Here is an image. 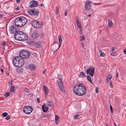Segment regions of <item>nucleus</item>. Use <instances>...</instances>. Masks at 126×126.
<instances>
[{
	"label": "nucleus",
	"mask_w": 126,
	"mask_h": 126,
	"mask_svg": "<svg viewBox=\"0 0 126 126\" xmlns=\"http://www.w3.org/2000/svg\"><path fill=\"white\" fill-rule=\"evenodd\" d=\"M8 113L7 112H5L3 113L2 114V116L3 117H5L7 116Z\"/></svg>",
	"instance_id": "f704fd0d"
},
{
	"label": "nucleus",
	"mask_w": 126,
	"mask_h": 126,
	"mask_svg": "<svg viewBox=\"0 0 126 126\" xmlns=\"http://www.w3.org/2000/svg\"><path fill=\"white\" fill-rule=\"evenodd\" d=\"M94 71L95 69L94 67H89L87 70V74L90 75L91 76H93L94 74Z\"/></svg>",
	"instance_id": "6e6552de"
},
{
	"label": "nucleus",
	"mask_w": 126,
	"mask_h": 126,
	"mask_svg": "<svg viewBox=\"0 0 126 126\" xmlns=\"http://www.w3.org/2000/svg\"><path fill=\"white\" fill-rule=\"evenodd\" d=\"M18 31V30H17V29H16V30H13V32H11V33H14L15 34V33H16V32H17Z\"/></svg>",
	"instance_id": "79ce46f5"
},
{
	"label": "nucleus",
	"mask_w": 126,
	"mask_h": 126,
	"mask_svg": "<svg viewBox=\"0 0 126 126\" xmlns=\"http://www.w3.org/2000/svg\"><path fill=\"white\" fill-rule=\"evenodd\" d=\"M43 90L45 93L46 96L48 94L49 90L47 87H43Z\"/></svg>",
	"instance_id": "6ab92c4d"
},
{
	"label": "nucleus",
	"mask_w": 126,
	"mask_h": 126,
	"mask_svg": "<svg viewBox=\"0 0 126 126\" xmlns=\"http://www.w3.org/2000/svg\"><path fill=\"white\" fill-rule=\"evenodd\" d=\"M40 42H36V43L35 44V47L37 48H39V47L40 45Z\"/></svg>",
	"instance_id": "a878e982"
},
{
	"label": "nucleus",
	"mask_w": 126,
	"mask_h": 126,
	"mask_svg": "<svg viewBox=\"0 0 126 126\" xmlns=\"http://www.w3.org/2000/svg\"><path fill=\"white\" fill-rule=\"evenodd\" d=\"M74 87H85V86L83 83H81L79 84L78 83Z\"/></svg>",
	"instance_id": "5701e85b"
},
{
	"label": "nucleus",
	"mask_w": 126,
	"mask_h": 126,
	"mask_svg": "<svg viewBox=\"0 0 126 126\" xmlns=\"http://www.w3.org/2000/svg\"><path fill=\"white\" fill-rule=\"evenodd\" d=\"M32 26L37 28H39L41 27L42 25L39 22L36 20H33L32 22Z\"/></svg>",
	"instance_id": "1a4fd4ad"
},
{
	"label": "nucleus",
	"mask_w": 126,
	"mask_h": 126,
	"mask_svg": "<svg viewBox=\"0 0 126 126\" xmlns=\"http://www.w3.org/2000/svg\"><path fill=\"white\" fill-rule=\"evenodd\" d=\"M79 115H76L74 116V118L75 119H79V118H78V117Z\"/></svg>",
	"instance_id": "58836bf2"
},
{
	"label": "nucleus",
	"mask_w": 126,
	"mask_h": 126,
	"mask_svg": "<svg viewBox=\"0 0 126 126\" xmlns=\"http://www.w3.org/2000/svg\"><path fill=\"white\" fill-rule=\"evenodd\" d=\"M59 87H63L62 82H58Z\"/></svg>",
	"instance_id": "473e14b6"
},
{
	"label": "nucleus",
	"mask_w": 126,
	"mask_h": 126,
	"mask_svg": "<svg viewBox=\"0 0 126 126\" xmlns=\"http://www.w3.org/2000/svg\"><path fill=\"white\" fill-rule=\"evenodd\" d=\"M20 31H18L17 32L15 33L14 35L15 38L16 40H19V38L20 37Z\"/></svg>",
	"instance_id": "2eb2a0df"
},
{
	"label": "nucleus",
	"mask_w": 126,
	"mask_h": 126,
	"mask_svg": "<svg viewBox=\"0 0 126 126\" xmlns=\"http://www.w3.org/2000/svg\"><path fill=\"white\" fill-rule=\"evenodd\" d=\"M79 74L80 76H83L84 77H86V75L83 72H81Z\"/></svg>",
	"instance_id": "2f4dec72"
},
{
	"label": "nucleus",
	"mask_w": 126,
	"mask_h": 126,
	"mask_svg": "<svg viewBox=\"0 0 126 126\" xmlns=\"http://www.w3.org/2000/svg\"><path fill=\"white\" fill-rule=\"evenodd\" d=\"M95 90L96 93H97L98 92V87H96L95 89Z\"/></svg>",
	"instance_id": "37998d69"
},
{
	"label": "nucleus",
	"mask_w": 126,
	"mask_h": 126,
	"mask_svg": "<svg viewBox=\"0 0 126 126\" xmlns=\"http://www.w3.org/2000/svg\"><path fill=\"white\" fill-rule=\"evenodd\" d=\"M39 9L36 8H34L32 9L30 11H28V13L30 15L34 16H37L39 13Z\"/></svg>",
	"instance_id": "39448f33"
},
{
	"label": "nucleus",
	"mask_w": 126,
	"mask_h": 126,
	"mask_svg": "<svg viewBox=\"0 0 126 126\" xmlns=\"http://www.w3.org/2000/svg\"><path fill=\"white\" fill-rule=\"evenodd\" d=\"M0 70H1V72H2V73L3 72V70L2 69H1Z\"/></svg>",
	"instance_id": "e2e57ef3"
},
{
	"label": "nucleus",
	"mask_w": 126,
	"mask_h": 126,
	"mask_svg": "<svg viewBox=\"0 0 126 126\" xmlns=\"http://www.w3.org/2000/svg\"><path fill=\"white\" fill-rule=\"evenodd\" d=\"M91 14H90V15H88V16L89 17H90L91 16Z\"/></svg>",
	"instance_id": "774afa93"
},
{
	"label": "nucleus",
	"mask_w": 126,
	"mask_h": 126,
	"mask_svg": "<svg viewBox=\"0 0 126 126\" xmlns=\"http://www.w3.org/2000/svg\"><path fill=\"white\" fill-rule=\"evenodd\" d=\"M17 29L15 27L13 26H11L9 28V30L10 32H14L13 30H16Z\"/></svg>",
	"instance_id": "412c9836"
},
{
	"label": "nucleus",
	"mask_w": 126,
	"mask_h": 126,
	"mask_svg": "<svg viewBox=\"0 0 126 126\" xmlns=\"http://www.w3.org/2000/svg\"><path fill=\"white\" fill-rule=\"evenodd\" d=\"M38 4V2L37 1L32 0L30 2V7L32 8L37 6Z\"/></svg>",
	"instance_id": "9d476101"
},
{
	"label": "nucleus",
	"mask_w": 126,
	"mask_h": 126,
	"mask_svg": "<svg viewBox=\"0 0 126 126\" xmlns=\"http://www.w3.org/2000/svg\"><path fill=\"white\" fill-rule=\"evenodd\" d=\"M10 93L9 92H7L4 95V96L6 98L8 96L10 95Z\"/></svg>",
	"instance_id": "bb28decb"
},
{
	"label": "nucleus",
	"mask_w": 126,
	"mask_h": 126,
	"mask_svg": "<svg viewBox=\"0 0 126 126\" xmlns=\"http://www.w3.org/2000/svg\"><path fill=\"white\" fill-rule=\"evenodd\" d=\"M76 21L78 27L79 29V30L81 29L82 28V26L79 20V18L77 17H76Z\"/></svg>",
	"instance_id": "4468645a"
},
{
	"label": "nucleus",
	"mask_w": 126,
	"mask_h": 126,
	"mask_svg": "<svg viewBox=\"0 0 126 126\" xmlns=\"http://www.w3.org/2000/svg\"><path fill=\"white\" fill-rule=\"evenodd\" d=\"M110 54L111 56H116V53L114 52L111 53Z\"/></svg>",
	"instance_id": "4c0bfd02"
},
{
	"label": "nucleus",
	"mask_w": 126,
	"mask_h": 126,
	"mask_svg": "<svg viewBox=\"0 0 126 126\" xmlns=\"http://www.w3.org/2000/svg\"><path fill=\"white\" fill-rule=\"evenodd\" d=\"M36 66L33 64H31L29 66V68L31 70H33L35 68Z\"/></svg>",
	"instance_id": "aec40b11"
},
{
	"label": "nucleus",
	"mask_w": 126,
	"mask_h": 126,
	"mask_svg": "<svg viewBox=\"0 0 126 126\" xmlns=\"http://www.w3.org/2000/svg\"><path fill=\"white\" fill-rule=\"evenodd\" d=\"M115 48L113 47H112L111 48V49L113 51H114L115 50Z\"/></svg>",
	"instance_id": "13d9d810"
},
{
	"label": "nucleus",
	"mask_w": 126,
	"mask_h": 126,
	"mask_svg": "<svg viewBox=\"0 0 126 126\" xmlns=\"http://www.w3.org/2000/svg\"><path fill=\"white\" fill-rule=\"evenodd\" d=\"M3 16V15L2 14L0 15V18L2 17Z\"/></svg>",
	"instance_id": "0e129e2a"
},
{
	"label": "nucleus",
	"mask_w": 126,
	"mask_h": 126,
	"mask_svg": "<svg viewBox=\"0 0 126 126\" xmlns=\"http://www.w3.org/2000/svg\"><path fill=\"white\" fill-rule=\"evenodd\" d=\"M124 53L125 54H126V50L125 49L124 50Z\"/></svg>",
	"instance_id": "6e6d98bb"
},
{
	"label": "nucleus",
	"mask_w": 126,
	"mask_h": 126,
	"mask_svg": "<svg viewBox=\"0 0 126 126\" xmlns=\"http://www.w3.org/2000/svg\"><path fill=\"white\" fill-rule=\"evenodd\" d=\"M112 77V75L111 74H109L107 77L106 79V83H108L110 81Z\"/></svg>",
	"instance_id": "f3484780"
},
{
	"label": "nucleus",
	"mask_w": 126,
	"mask_h": 126,
	"mask_svg": "<svg viewBox=\"0 0 126 126\" xmlns=\"http://www.w3.org/2000/svg\"><path fill=\"white\" fill-rule=\"evenodd\" d=\"M42 109L43 111L44 112H46L48 111V107L46 106L45 104L42 106Z\"/></svg>",
	"instance_id": "dca6fc26"
},
{
	"label": "nucleus",
	"mask_w": 126,
	"mask_h": 126,
	"mask_svg": "<svg viewBox=\"0 0 126 126\" xmlns=\"http://www.w3.org/2000/svg\"><path fill=\"white\" fill-rule=\"evenodd\" d=\"M91 2L89 1H87L85 3V8L87 10H90L91 8Z\"/></svg>",
	"instance_id": "9b49d317"
},
{
	"label": "nucleus",
	"mask_w": 126,
	"mask_h": 126,
	"mask_svg": "<svg viewBox=\"0 0 126 126\" xmlns=\"http://www.w3.org/2000/svg\"><path fill=\"white\" fill-rule=\"evenodd\" d=\"M98 82L99 83H101V81L100 80H99L98 81Z\"/></svg>",
	"instance_id": "69168bd1"
},
{
	"label": "nucleus",
	"mask_w": 126,
	"mask_h": 126,
	"mask_svg": "<svg viewBox=\"0 0 126 126\" xmlns=\"http://www.w3.org/2000/svg\"><path fill=\"white\" fill-rule=\"evenodd\" d=\"M113 24V23L112 21H109L108 23V25L109 26H111Z\"/></svg>",
	"instance_id": "e433bc0d"
},
{
	"label": "nucleus",
	"mask_w": 126,
	"mask_h": 126,
	"mask_svg": "<svg viewBox=\"0 0 126 126\" xmlns=\"http://www.w3.org/2000/svg\"><path fill=\"white\" fill-rule=\"evenodd\" d=\"M15 87H11V88L10 89V91L12 92H13L15 90Z\"/></svg>",
	"instance_id": "c9c22d12"
},
{
	"label": "nucleus",
	"mask_w": 126,
	"mask_h": 126,
	"mask_svg": "<svg viewBox=\"0 0 126 126\" xmlns=\"http://www.w3.org/2000/svg\"><path fill=\"white\" fill-rule=\"evenodd\" d=\"M118 73H117V74H116V77H118Z\"/></svg>",
	"instance_id": "052dcab7"
},
{
	"label": "nucleus",
	"mask_w": 126,
	"mask_h": 126,
	"mask_svg": "<svg viewBox=\"0 0 126 126\" xmlns=\"http://www.w3.org/2000/svg\"><path fill=\"white\" fill-rule=\"evenodd\" d=\"M110 87H113V86L112 85V82H111V81L110 82Z\"/></svg>",
	"instance_id": "3c124183"
},
{
	"label": "nucleus",
	"mask_w": 126,
	"mask_h": 126,
	"mask_svg": "<svg viewBox=\"0 0 126 126\" xmlns=\"http://www.w3.org/2000/svg\"><path fill=\"white\" fill-rule=\"evenodd\" d=\"M19 56L24 59V58L27 59L30 56V53L27 50H22L19 53Z\"/></svg>",
	"instance_id": "7ed1b4c3"
},
{
	"label": "nucleus",
	"mask_w": 126,
	"mask_h": 126,
	"mask_svg": "<svg viewBox=\"0 0 126 126\" xmlns=\"http://www.w3.org/2000/svg\"><path fill=\"white\" fill-rule=\"evenodd\" d=\"M20 1V0H16V2L17 3H19Z\"/></svg>",
	"instance_id": "4d7b16f0"
},
{
	"label": "nucleus",
	"mask_w": 126,
	"mask_h": 126,
	"mask_svg": "<svg viewBox=\"0 0 126 126\" xmlns=\"http://www.w3.org/2000/svg\"><path fill=\"white\" fill-rule=\"evenodd\" d=\"M20 37L19 38V41H23L26 40L28 38V36L24 32L20 31Z\"/></svg>",
	"instance_id": "0eeeda50"
},
{
	"label": "nucleus",
	"mask_w": 126,
	"mask_h": 126,
	"mask_svg": "<svg viewBox=\"0 0 126 126\" xmlns=\"http://www.w3.org/2000/svg\"><path fill=\"white\" fill-rule=\"evenodd\" d=\"M82 48H83V43H82Z\"/></svg>",
	"instance_id": "338daca9"
},
{
	"label": "nucleus",
	"mask_w": 126,
	"mask_h": 126,
	"mask_svg": "<svg viewBox=\"0 0 126 126\" xmlns=\"http://www.w3.org/2000/svg\"><path fill=\"white\" fill-rule=\"evenodd\" d=\"M110 108L111 113H112L113 112V109L111 105L110 106Z\"/></svg>",
	"instance_id": "a19ab883"
},
{
	"label": "nucleus",
	"mask_w": 126,
	"mask_h": 126,
	"mask_svg": "<svg viewBox=\"0 0 126 126\" xmlns=\"http://www.w3.org/2000/svg\"><path fill=\"white\" fill-rule=\"evenodd\" d=\"M19 9V7H17L16 8V9L17 10H18Z\"/></svg>",
	"instance_id": "680f3d73"
},
{
	"label": "nucleus",
	"mask_w": 126,
	"mask_h": 126,
	"mask_svg": "<svg viewBox=\"0 0 126 126\" xmlns=\"http://www.w3.org/2000/svg\"><path fill=\"white\" fill-rule=\"evenodd\" d=\"M59 117L57 115H56L55 116V120L56 122H57V121L58 120V119H59Z\"/></svg>",
	"instance_id": "72a5a7b5"
},
{
	"label": "nucleus",
	"mask_w": 126,
	"mask_h": 126,
	"mask_svg": "<svg viewBox=\"0 0 126 126\" xmlns=\"http://www.w3.org/2000/svg\"><path fill=\"white\" fill-rule=\"evenodd\" d=\"M61 90L64 94H65L64 87H59Z\"/></svg>",
	"instance_id": "393cba45"
},
{
	"label": "nucleus",
	"mask_w": 126,
	"mask_h": 126,
	"mask_svg": "<svg viewBox=\"0 0 126 126\" xmlns=\"http://www.w3.org/2000/svg\"><path fill=\"white\" fill-rule=\"evenodd\" d=\"M20 17H19L17 18L15 20V25L17 27H22L23 26V24L21 23Z\"/></svg>",
	"instance_id": "423d86ee"
},
{
	"label": "nucleus",
	"mask_w": 126,
	"mask_h": 126,
	"mask_svg": "<svg viewBox=\"0 0 126 126\" xmlns=\"http://www.w3.org/2000/svg\"><path fill=\"white\" fill-rule=\"evenodd\" d=\"M20 19L21 21V22L22 23V24H23V26L25 25L27 22V21L26 18L25 17L21 16H20Z\"/></svg>",
	"instance_id": "ddd939ff"
},
{
	"label": "nucleus",
	"mask_w": 126,
	"mask_h": 126,
	"mask_svg": "<svg viewBox=\"0 0 126 126\" xmlns=\"http://www.w3.org/2000/svg\"><path fill=\"white\" fill-rule=\"evenodd\" d=\"M81 54L83 56H85L87 55V51L83 50L82 51Z\"/></svg>",
	"instance_id": "c756f323"
},
{
	"label": "nucleus",
	"mask_w": 126,
	"mask_h": 126,
	"mask_svg": "<svg viewBox=\"0 0 126 126\" xmlns=\"http://www.w3.org/2000/svg\"><path fill=\"white\" fill-rule=\"evenodd\" d=\"M46 69H45L44 71H43V74H45V73L46 71Z\"/></svg>",
	"instance_id": "5fc2aeb1"
},
{
	"label": "nucleus",
	"mask_w": 126,
	"mask_h": 126,
	"mask_svg": "<svg viewBox=\"0 0 126 126\" xmlns=\"http://www.w3.org/2000/svg\"><path fill=\"white\" fill-rule=\"evenodd\" d=\"M25 91L27 93H28L29 92V90L27 88H26L25 89Z\"/></svg>",
	"instance_id": "a18cd8bd"
},
{
	"label": "nucleus",
	"mask_w": 126,
	"mask_h": 126,
	"mask_svg": "<svg viewBox=\"0 0 126 126\" xmlns=\"http://www.w3.org/2000/svg\"><path fill=\"white\" fill-rule=\"evenodd\" d=\"M28 44L30 45H33L34 43V41L33 40H28L27 41Z\"/></svg>",
	"instance_id": "4be33fe9"
},
{
	"label": "nucleus",
	"mask_w": 126,
	"mask_h": 126,
	"mask_svg": "<svg viewBox=\"0 0 126 126\" xmlns=\"http://www.w3.org/2000/svg\"><path fill=\"white\" fill-rule=\"evenodd\" d=\"M73 91L77 95L82 96L85 94L86 90V87H74Z\"/></svg>",
	"instance_id": "f03ea898"
},
{
	"label": "nucleus",
	"mask_w": 126,
	"mask_h": 126,
	"mask_svg": "<svg viewBox=\"0 0 126 126\" xmlns=\"http://www.w3.org/2000/svg\"><path fill=\"white\" fill-rule=\"evenodd\" d=\"M58 39L59 41V47L56 50H55L54 52H56L59 49V48L61 47L62 41V37L61 35H59L58 37Z\"/></svg>",
	"instance_id": "f8f14e48"
},
{
	"label": "nucleus",
	"mask_w": 126,
	"mask_h": 126,
	"mask_svg": "<svg viewBox=\"0 0 126 126\" xmlns=\"http://www.w3.org/2000/svg\"><path fill=\"white\" fill-rule=\"evenodd\" d=\"M6 44V43L5 42H3L2 44V45L3 46H5Z\"/></svg>",
	"instance_id": "864d4df0"
},
{
	"label": "nucleus",
	"mask_w": 126,
	"mask_h": 126,
	"mask_svg": "<svg viewBox=\"0 0 126 126\" xmlns=\"http://www.w3.org/2000/svg\"><path fill=\"white\" fill-rule=\"evenodd\" d=\"M53 104V102H51L50 101H49L47 103V106L51 107Z\"/></svg>",
	"instance_id": "c85d7f7f"
},
{
	"label": "nucleus",
	"mask_w": 126,
	"mask_h": 126,
	"mask_svg": "<svg viewBox=\"0 0 126 126\" xmlns=\"http://www.w3.org/2000/svg\"><path fill=\"white\" fill-rule=\"evenodd\" d=\"M13 64L16 67H20L23 65L24 63V59L19 56L15 57L13 60Z\"/></svg>",
	"instance_id": "f257e3e1"
},
{
	"label": "nucleus",
	"mask_w": 126,
	"mask_h": 126,
	"mask_svg": "<svg viewBox=\"0 0 126 126\" xmlns=\"http://www.w3.org/2000/svg\"><path fill=\"white\" fill-rule=\"evenodd\" d=\"M38 36V34L36 31L34 32L32 35V36L34 39L36 38Z\"/></svg>",
	"instance_id": "a211bd4d"
},
{
	"label": "nucleus",
	"mask_w": 126,
	"mask_h": 126,
	"mask_svg": "<svg viewBox=\"0 0 126 126\" xmlns=\"http://www.w3.org/2000/svg\"><path fill=\"white\" fill-rule=\"evenodd\" d=\"M29 95H30V96L31 97L32 96H33V94H32V93L31 94H29Z\"/></svg>",
	"instance_id": "bf43d9fd"
},
{
	"label": "nucleus",
	"mask_w": 126,
	"mask_h": 126,
	"mask_svg": "<svg viewBox=\"0 0 126 126\" xmlns=\"http://www.w3.org/2000/svg\"><path fill=\"white\" fill-rule=\"evenodd\" d=\"M87 78L88 79V80L91 83H92V81L90 76L89 75H88L87 76Z\"/></svg>",
	"instance_id": "cd10ccee"
},
{
	"label": "nucleus",
	"mask_w": 126,
	"mask_h": 126,
	"mask_svg": "<svg viewBox=\"0 0 126 126\" xmlns=\"http://www.w3.org/2000/svg\"><path fill=\"white\" fill-rule=\"evenodd\" d=\"M37 100L38 103H39L40 102V99L39 98H37Z\"/></svg>",
	"instance_id": "603ef678"
},
{
	"label": "nucleus",
	"mask_w": 126,
	"mask_h": 126,
	"mask_svg": "<svg viewBox=\"0 0 126 126\" xmlns=\"http://www.w3.org/2000/svg\"><path fill=\"white\" fill-rule=\"evenodd\" d=\"M10 118V117L9 116H7L6 118V119L7 120H9Z\"/></svg>",
	"instance_id": "09e8293b"
},
{
	"label": "nucleus",
	"mask_w": 126,
	"mask_h": 126,
	"mask_svg": "<svg viewBox=\"0 0 126 126\" xmlns=\"http://www.w3.org/2000/svg\"><path fill=\"white\" fill-rule=\"evenodd\" d=\"M98 52L100 54V55L101 57H104L105 54L102 51L99 50Z\"/></svg>",
	"instance_id": "b1692460"
},
{
	"label": "nucleus",
	"mask_w": 126,
	"mask_h": 126,
	"mask_svg": "<svg viewBox=\"0 0 126 126\" xmlns=\"http://www.w3.org/2000/svg\"><path fill=\"white\" fill-rule=\"evenodd\" d=\"M58 82H62V80L60 78H59L58 79V80H57Z\"/></svg>",
	"instance_id": "49530a36"
},
{
	"label": "nucleus",
	"mask_w": 126,
	"mask_h": 126,
	"mask_svg": "<svg viewBox=\"0 0 126 126\" xmlns=\"http://www.w3.org/2000/svg\"><path fill=\"white\" fill-rule=\"evenodd\" d=\"M12 81H10L8 83V85L9 86H11L12 84Z\"/></svg>",
	"instance_id": "c03bdc74"
},
{
	"label": "nucleus",
	"mask_w": 126,
	"mask_h": 126,
	"mask_svg": "<svg viewBox=\"0 0 126 126\" xmlns=\"http://www.w3.org/2000/svg\"><path fill=\"white\" fill-rule=\"evenodd\" d=\"M67 11L66 10L65 11L64 15L65 16H66L67 15Z\"/></svg>",
	"instance_id": "8fccbe9b"
},
{
	"label": "nucleus",
	"mask_w": 126,
	"mask_h": 126,
	"mask_svg": "<svg viewBox=\"0 0 126 126\" xmlns=\"http://www.w3.org/2000/svg\"><path fill=\"white\" fill-rule=\"evenodd\" d=\"M79 38L80 39V41H82L83 40H84L85 38V37L83 35H82Z\"/></svg>",
	"instance_id": "7c9ffc66"
},
{
	"label": "nucleus",
	"mask_w": 126,
	"mask_h": 126,
	"mask_svg": "<svg viewBox=\"0 0 126 126\" xmlns=\"http://www.w3.org/2000/svg\"><path fill=\"white\" fill-rule=\"evenodd\" d=\"M56 14H58L59 12V8L58 7H56Z\"/></svg>",
	"instance_id": "ea45409f"
},
{
	"label": "nucleus",
	"mask_w": 126,
	"mask_h": 126,
	"mask_svg": "<svg viewBox=\"0 0 126 126\" xmlns=\"http://www.w3.org/2000/svg\"><path fill=\"white\" fill-rule=\"evenodd\" d=\"M31 106H26L24 107L23 109L24 113L27 114H30L33 110Z\"/></svg>",
	"instance_id": "20e7f679"
},
{
	"label": "nucleus",
	"mask_w": 126,
	"mask_h": 126,
	"mask_svg": "<svg viewBox=\"0 0 126 126\" xmlns=\"http://www.w3.org/2000/svg\"><path fill=\"white\" fill-rule=\"evenodd\" d=\"M79 30H80V31H79L80 33V34H82V35H83L82 34H83V32H82V29H81Z\"/></svg>",
	"instance_id": "de8ad7c7"
}]
</instances>
